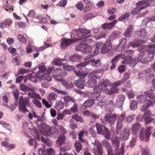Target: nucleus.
I'll return each mask as SVG.
<instances>
[{
    "label": "nucleus",
    "mask_w": 155,
    "mask_h": 155,
    "mask_svg": "<svg viewBox=\"0 0 155 155\" xmlns=\"http://www.w3.org/2000/svg\"><path fill=\"white\" fill-rule=\"evenodd\" d=\"M140 44L137 40H134L132 41H130L127 44V46L129 47L130 46L133 48L138 47L139 46Z\"/></svg>",
    "instance_id": "4c0bfd02"
},
{
    "label": "nucleus",
    "mask_w": 155,
    "mask_h": 155,
    "mask_svg": "<svg viewBox=\"0 0 155 155\" xmlns=\"http://www.w3.org/2000/svg\"><path fill=\"white\" fill-rule=\"evenodd\" d=\"M50 74H45L44 73L42 76L44 77V80H46L47 81H50L51 80L52 77L50 75Z\"/></svg>",
    "instance_id": "13d9d810"
},
{
    "label": "nucleus",
    "mask_w": 155,
    "mask_h": 155,
    "mask_svg": "<svg viewBox=\"0 0 155 155\" xmlns=\"http://www.w3.org/2000/svg\"><path fill=\"white\" fill-rule=\"evenodd\" d=\"M127 42V40L125 38H122L120 39L119 44V46H122L124 48L125 46V44Z\"/></svg>",
    "instance_id": "bf43d9fd"
},
{
    "label": "nucleus",
    "mask_w": 155,
    "mask_h": 155,
    "mask_svg": "<svg viewBox=\"0 0 155 155\" xmlns=\"http://www.w3.org/2000/svg\"><path fill=\"white\" fill-rule=\"evenodd\" d=\"M148 47L150 49L146 50L147 52L146 54L148 59L150 60V61L153 59L155 54V43L149 45Z\"/></svg>",
    "instance_id": "9b49d317"
},
{
    "label": "nucleus",
    "mask_w": 155,
    "mask_h": 155,
    "mask_svg": "<svg viewBox=\"0 0 155 155\" xmlns=\"http://www.w3.org/2000/svg\"><path fill=\"white\" fill-rule=\"evenodd\" d=\"M55 153V150L52 148H48L46 150L45 155H54Z\"/></svg>",
    "instance_id": "603ef678"
},
{
    "label": "nucleus",
    "mask_w": 155,
    "mask_h": 155,
    "mask_svg": "<svg viewBox=\"0 0 155 155\" xmlns=\"http://www.w3.org/2000/svg\"><path fill=\"white\" fill-rule=\"evenodd\" d=\"M153 119L150 117H148L144 118V120L145 124H149L153 121Z\"/></svg>",
    "instance_id": "680f3d73"
},
{
    "label": "nucleus",
    "mask_w": 155,
    "mask_h": 155,
    "mask_svg": "<svg viewBox=\"0 0 155 155\" xmlns=\"http://www.w3.org/2000/svg\"><path fill=\"white\" fill-rule=\"evenodd\" d=\"M81 58V56L78 55H73L69 57L70 60L72 62L77 61Z\"/></svg>",
    "instance_id": "37998d69"
},
{
    "label": "nucleus",
    "mask_w": 155,
    "mask_h": 155,
    "mask_svg": "<svg viewBox=\"0 0 155 155\" xmlns=\"http://www.w3.org/2000/svg\"><path fill=\"white\" fill-rule=\"evenodd\" d=\"M89 97H91L92 98L91 99H93L94 101L99 99L101 97V95L100 93L98 92L92 93L89 94Z\"/></svg>",
    "instance_id": "c9c22d12"
},
{
    "label": "nucleus",
    "mask_w": 155,
    "mask_h": 155,
    "mask_svg": "<svg viewBox=\"0 0 155 155\" xmlns=\"http://www.w3.org/2000/svg\"><path fill=\"white\" fill-rule=\"evenodd\" d=\"M74 145L76 150L77 152H79L82 149V145L79 141H76L74 143Z\"/></svg>",
    "instance_id": "a19ab883"
},
{
    "label": "nucleus",
    "mask_w": 155,
    "mask_h": 155,
    "mask_svg": "<svg viewBox=\"0 0 155 155\" xmlns=\"http://www.w3.org/2000/svg\"><path fill=\"white\" fill-rule=\"evenodd\" d=\"M78 41L77 39H74L64 38L61 40V48L65 49L72 44L73 43Z\"/></svg>",
    "instance_id": "9d476101"
},
{
    "label": "nucleus",
    "mask_w": 155,
    "mask_h": 155,
    "mask_svg": "<svg viewBox=\"0 0 155 155\" xmlns=\"http://www.w3.org/2000/svg\"><path fill=\"white\" fill-rule=\"evenodd\" d=\"M95 126L98 134H103L104 130L103 127L105 126L102 125L98 123H96Z\"/></svg>",
    "instance_id": "72a5a7b5"
},
{
    "label": "nucleus",
    "mask_w": 155,
    "mask_h": 155,
    "mask_svg": "<svg viewBox=\"0 0 155 155\" xmlns=\"http://www.w3.org/2000/svg\"><path fill=\"white\" fill-rule=\"evenodd\" d=\"M70 110H71V111H72V113H78V104H77V103H74L73 106L71 107L70 108Z\"/></svg>",
    "instance_id": "3c124183"
},
{
    "label": "nucleus",
    "mask_w": 155,
    "mask_h": 155,
    "mask_svg": "<svg viewBox=\"0 0 155 155\" xmlns=\"http://www.w3.org/2000/svg\"><path fill=\"white\" fill-rule=\"evenodd\" d=\"M110 112V113L108 112L105 115L104 119L106 122L111 126L114 125L115 123L117 117V115L116 114H112L111 111Z\"/></svg>",
    "instance_id": "6e6552de"
},
{
    "label": "nucleus",
    "mask_w": 155,
    "mask_h": 155,
    "mask_svg": "<svg viewBox=\"0 0 155 155\" xmlns=\"http://www.w3.org/2000/svg\"><path fill=\"white\" fill-rule=\"evenodd\" d=\"M63 68L65 70L68 71H70L74 70V67L73 66H70L69 65H65L63 66Z\"/></svg>",
    "instance_id": "864d4df0"
},
{
    "label": "nucleus",
    "mask_w": 155,
    "mask_h": 155,
    "mask_svg": "<svg viewBox=\"0 0 155 155\" xmlns=\"http://www.w3.org/2000/svg\"><path fill=\"white\" fill-rule=\"evenodd\" d=\"M67 150V149L64 147H62L60 148V155H73L71 153H65Z\"/></svg>",
    "instance_id": "de8ad7c7"
},
{
    "label": "nucleus",
    "mask_w": 155,
    "mask_h": 155,
    "mask_svg": "<svg viewBox=\"0 0 155 155\" xmlns=\"http://www.w3.org/2000/svg\"><path fill=\"white\" fill-rule=\"evenodd\" d=\"M113 145L115 147L114 155H120L121 152L119 151V147L120 144L119 139L117 137L114 138V140H112Z\"/></svg>",
    "instance_id": "2eb2a0df"
},
{
    "label": "nucleus",
    "mask_w": 155,
    "mask_h": 155,
    "mask_svg": "<svg viewBox=\"0 0 155 155\" xmlns=\"http://www.w3.org/2000/svg\"><path fill=\"white\" fill-rule=\"evenodd\" d=\"M133 29V28L132 25L129 26L124 34V35L127 38H129L131 36Z\"/></svg>",
    "instance_id": "473e14b6"
},
{
    "label": "nucleus",
    "mask_w": 155,
    "mask_h": 155,
    "mask_svg": "<svg viewBox=\"0 0 155 155\" xmlns=\"http://www.w3.org/2000/svg\"><path fill=\"white\" fill-rule=\"evenodd\" d=\"M43 134L46 136H51L57 137L59 134L58 128L54 127H50L48 125H44L42 127Z\"/></svg>",
    "instance_id": "f03ea898"
},
{
    "label": "nucleus",
    "mask_w": 155,
    "mask_h": 155,
    "mask_svg": "<svg viewBox=\"0 0 155 155\" xmlns=\"http://www.w3.org/2000/svg\"><path fill=\"white\" fill-rule=\"evenodd\" d=\"M75 75L80 77V78H82V79H84V78L86 77L88 74V73L87 72H84L79 71H74Z\"/></svg>",
    "instance_id": "c756f323"
},
{
    "label": "nucleus",
    "mask_w": 155,
    "mask_h": 155,
    "mask_svg": "<svg viewBox=\"0 0 155 155\" xmlns=\"http://www.w3.org/2000/svg\"><path fill=\"white\" fill-rule=\"evenodd\" d=\"M53 90L55 92L57 93L58 94H67L68 93V92L66 91L59 90L56 89L55 88H53Z\"/></svg>",
    "instance_id": "0e129e2a"
},
{
    "label": "nucleus",
    "mask_w": 155,
    "mask_h": 155,
    "mask_svg": "<svg viewBox=\"0 0 155 155\" xmlns=\"http://www.w3.org/2000/svg\"><path fill=\"white\" fill-rule=\"evenodd\" d=\"M89 79L87 82V84L88 86L92 87L96 84V81L94 76L92 75V73H90L88 75Z\"/></svg>",
    "instance_id": "6ab92c4d"
},
{
    "label": "nucleus",
    "mask_w": 155,
    "mask_h": 155,
    "mask_svg": "<svg viewBox=\"0 0 155 155\" xmlns=\"http://www.w3.org/2000/svg\"><path fill=\"white\" fill-rule=\"evenodd\" d=\"M108 85L104 82H101L99 83L96 87V89L98 91H104L108 88Z\"/></svg>",
    "instance_id": "5701e85b"
},
{
    "label": "nucleus",
    "mask_w": 155,
    "mask_h": 155,
    "mask_svg": "<svg viewBox=\"0 0 155 155\" xmlns=\"http://www.w3.org/2000/svg\"><path fill=\"white\" fill-rule=\"evenodd\" d=\"M146 35V31L144 29H142L140 31H136L134 33V36L135 38H140V39L145 38Z\"/></svg>",
    "instance_id": "dca6fc26"
},
{
    "label": "nucleus",
    "mask_w": 155,
    "mask_h": 155,
    "mask_svg": "<svg viewBox=\"0 0 155 155\" xmlns=\"http://www.w3.org/2000/svg\"><path fill=\"white\" fill-rule=\"evenodd\" d=\"M61 83L66 88L68 89L72 88L74 85V84L69 81L63 80Z\"/></svg>",
    "instance_id": "c85d7f7f"
},
{
    "label": "nucleus",
    "mask_w": 155,
    "mask_h": 155,
    "mask_svg": "<svg viewBox=\"0 0 155 155\" xmlns=\"http://www.w3.org/2000/svg\"><path fill=\"white\" fill-rule=\"evenodd\" d=\"M129 135V130L126 128H124L123 132L121 135V136H122V138L125 140L127 139Z\"/></svg>",
    "instance_id": "ea45409f"
},
{
    "label": "nucleus",
    "mask_w": 155,
    "mask_h": 155,
    "mask_svg": "<svg viewBox=\"0 0 155 155\" xmlns=\"http://www.w3.org/2000/svg\"><path fill=\"white\" fill-rule=\"evenodd\" d=\"M109 67L108 65H106L105 66V68H104L103 69H101L99 70L94 71L92 72L91 73H92V75L95 76V78L96 76L101 77L103 74V72L104 71L107 70Z\"/></svg>",
    "instance_id": "aec40b11"
},
{
    "label": "nucleus",
    "mask_w": 155,
    "mask_h": 155,
    "mask_svg": "<svg viewBox=\"0 0 155 155\" xmlns=\"http://www.w3.org/2000/svg\"><path fill=\"white\" fill-rule=\"evenodd\" d=\"M134 53V51L132 50H129L125 51L124 53L123 56L121 57L124 60L123 61L122 63L125 64H128L130 62Z\"/></svg>",
    "instance_id": "1a4fd4ad"
},
{
    "label": "nucleus",
    "mask_w": 155,
    "mask_h": 155,
    "mask_svg": "<svg viewBox=\"0 0 155 155\" xmlns=\"http://www.w3.org/2000/svg\"><path fill=\"white\" fill-rule=\"evenodd\" d=\"M111 45L110 40H107L103 44L101 48V52L102 54H105L108 52L111 48Z\"/></svg>",
    "instance_id": "ddd939ff"
},
{
    "label": "nucleus",
    "mask_w": 155,
    "mask_h": 155,
    "mask_svg": "<svg viewBox=\"0 0 155 155\" xmlns=\"http://www.w3.org/2000/svg\"><path fill=\"white\" fill-rule=\"evenodd\" d=\"M145 95L147 96L151 99L152 102H153L154 99L155 98L154 94L153 92V90H150L145 91L144 93Z\"/></svg>",
    "instance_id": "7c9ffc66"
},
{
    "label": "nucleus",
    "mask_w": 155,
    "mask_h": 155,
    "mask_svg": "<svg viewBox=\"0 0 155 155\" xmlns=\"http://www.w3.org/2000/svg\"><path fill=\"white\" fill-rule=\"evenodd\" d=\"M64 105V103L62 101H57L54 107L57 110H59L63 107Z\"/></svg>",
    "instance_id": "58836bf2"
},
{
    "label": "nucleus",
    "mask_w": 155,
    "mask_h": 155,
    "mask_svg": "<svg viewBox=\"0 0 155 155\" xmlns=\"http://www.w3.org/2000/svg\"><path fill=\"white\" fill-rule=\"evenodd\" d=\"M117 20L116 19L109 23H105L102 25V27L104 29L109 30L111 29L112 27L117 22Z\"/></svg>",
    "instance_id": "412c9836"
},
{
    "label": "nucleus",
    "mask_w": 155,
    "mask_h": 155,
    "mask_svg": "<svg viewBox=\"0 0 155 155\" xmlns=\"http://www.w3.org/2000/svg\"><path fill=\"white\" fill-rule=\"evenodd\" d=\"M104 130V134L105 138L107 140H109L110 138V133L108 129L106 127H103Z\"/></svg>",
    "instance_id": "79ce46f5"
},
{
    "label": "nucleus",
    "mask_w": 155,
    "mask_h": 155,
    "mask_svg": "<svg viewBox=\"0 0 155 155\" xmlns=\"http://www.w3.org/2000/svg\"><path fill=\"white\" fill-rule=\"evenodd\" d=\"M136 5L137 7L133 9L130 12V14L132 15L138 14L141 10L150 6L147 0L139 1L136 3Z\"/></svg>",
    "instance_id": "20e7f679"
},
{
    "label": "nucleus",
    "mask_w": 155,
    "mask_h": 155,
    "mask_svg": "<svg viewBox=\"0 0 155 155\" xmlns=\"http://www.w3.org/2000/svg\"><path fill=\"white\" fill-rule=\"evenodd\" d=\"M125 114H123L118 116V118L117 121L116 127V132L117 134H120L122 129L124 126L123 121L126 118Z\"/></svg>",
    "instance_id": "423d86ee"
},
{
    "label": "nucleus",
    "mask_w": 155,
    "mask_h": 155,
    "mask_svg": "<svg viewBox=\"0 0 155 155\" xmlns=\"http://www.w3.org/2000/svg\"><path fill=\"white\" fill-rule=\"evenodd\" d=\"M28 143L30 146L33 145V143H35V145H34L35 148L36 147L37 145H38V143L37 141L34 139H29L28 141Z\"/></svg>",
    "instance_id": "a18cd8bd"
},
{
    "label": "nucleus",
    "mask_w": 155,
    "mask_h": 155,
    "mask_svg": "<svg viewBox=\"0 0 155 155\" xmlns=\"http://www.w3.org/2000/svg\"><path fill=\"white\" fill-rule=\"evenodd\" d=\"M142 155H149V150L148 147L146 146L144 147H142L141 149Z\"/></svg>",
    "instance_id": "09e8293b"
},
{
    "label": "nucleus",
    "mask_w": 155,
    "mask_h": 155,
    "mask_svg": "<svg viewBox=\"0 0 155 155\" xmlns=\"http://www.w3.org/2000/svg\"><path fill=\"white\" fill-rule=\"evenodd\" d=\"M153 76V74L148 70L140 72L138 74V78L141 80L144 79L150 80V78Z\"/></svg>",
    "instance_id": "f8f14e48"
},
{
    "label": "nucleus",
    "mask_w": 155,
    "mask_h": 155,
    "mask_svg": "<svg viewBox=\"0 0 155 155\" xmlns=\"http://www.w3.org/2000/svg\"><path fill=\"white\" fill-rule=\"evenodd\" d=\"M63 99L64 101L66 102L69 101H72L73 103H74L75 102V100L73 98L68 95L64 96Z\"/></svg>",
    "instance_id": "c03bdc74"
},
{
    "label": "nucleus",
    "mask_w": 155,
    "mask_h": 155,
    "mask_svg": "<svg viewBox=\"0 0 155 155\" xmlns=\"http://www.w3.org/2000/svg\"><path fill=\"white\" fill-rule=\"evenodd\" d=\"M65 140V136L64 134H61L58 137V140L56 141V143L57 145L60 147L64 143Z\"/></svg>",
    "instance_id": "393cba45"
},
{
    "label": "nucleus",
    "mask_w": 155,
    "mask_h": 155,
    "mask_svg": "<svg viewBox=\"0 0 155 155\" xmlns=\"http://www.w3.org/2000/svg\"><path fill=\"white\" fill-rule=\"evenodd\" d=\"M135 115L134 114H131L127 117L126 118V120L127 122L130 123L134 119Z\"/></svg>",
    "instance_id": "052dcab7"
},
{
    "label": "nucleus",
    "mask_w": 155,
    "mask_h": 155,
    "mask_svg": "<svg viewBox=\"0 0 155 155\" xmlns=\"http://www.w3.org/2000/svg\"><path fill=\"white\" fill-rule=\"evenodd\" d=\"M94 103V100L93 99L90 98L84 102L83 105L86 107H89L91 106Z\"/></svg>",
    "instance_id": "e433bc0d"
},
{
    "label": "nucleus",
    "mask_w": 155,
    "mask_h": 155,
    "mask_svg": "<svg viewBox=\"0 0 155 155\" xmlns=\"http://www.w3.org/2000/svg\"><path fill=\"white\" fill-rule=\"evenodd\" d=\"M61 70L58 69H57L54 71L52 72V74L55 77H59Z\"/></svg>",
    "instance_id": "e2e57ef3"
},
{
    "label": "nucleus",
    "mask_w": 155,
    "mask_h": 155,
    "mask_svg": "<svg viewBox=\"0 0 155 155\" xmlns=\"http://www.w3.org/2000/svg\"><path fill=\"white\" fill-rule=\"evenodd\" d=\"M104 144L107 148V155H114L113 152V149L109 143L107 141H105Z\"/></svg>",
    "instance_id": "bb28decb"
},
{
    "label": "nucleus",
    "mask_w": 155,
    "mask_h": 155,
    "mask_svg": "<svg viewBox=\"0 0 155 155\" xmlns=\"http://www.w3.org/2000/svg\"><path fill=\"white\" fill-rule=\"evenodd\" d=\"M72 119H74L77 122L84 123V120L82 117L79 116L77 114H75L71 116Z\"/></svg>",
    "instance_id": "f704fd0d"
},
{
    "label": "nucleus",
    "mask_w": 155,
    "mask_h": 155,
    "mask_svg": "<svg viewBox=\"0 0 155 155\" xmlns=\"http://www.w3.org/2000/svg\"><path fill=\"white\" fill-rule=\"evenodd\" d=\"M94 149L95 148L97 149L98 153L100 155H102L103 154V150L102 149V146L101 143H99L98 141H95L94 143Z\"/></svg>",
    "instance_id": "4be33fe9"
},
{
    "label": "nucleus",
    "mask_w": 155,
    "mask_h": 155,
    "mask_svg": "<svg viewBox=\"0 0 155 155\" xmlns=\"http://www.w3.org/2000/svg\"><path fill=\"white\" fill-rule=\"evenodd\" d=\"M79 31L80 32L79 34V36L81 38L77 39L78 40H81L82 39L85 40L87 38L88 35H87L88 34L91 33V31L90 30H88L85 29L81 28L79 30Z\"/></svg>",
    "instance_id": "4468645a"
},
{
    "label": "nucleus",
    "mask_w": 155,
    "mask_h": 155,
    "mask_svg": "<svg viewBox=\"0 0 155 155\" xmlns=\"http://www.w3.org/2000/svg\"><path fill=\"white\" fill-rule=\"evenodd\" d=\"M125 96L124 95H120L117 98L116 104L118 107H121L124 104L125 99Z\"/></svg>",
    "instance_id": "a878e982"
},
{
    "label": "nucleus",
    "mask_w": 155,
    "mask_h": 155,
    "mask_svg": "<svg viewBox=\"0 0 155 155\" xmlns=\"http://www.w3.org/2000/svg\"><path fill=\"white\" fill-rule=\"evenodd\" d=\"M67 0H62L58 3V5L60 7H65L67 3Z\"/></svg>",
    "instance_id": "69168bd1"
},
{
    "label": "nucleus",
    "mask_w": 155,
    "mask_h": 155,
    "mask_svg": "<svg viewBox=\"0 0 155 155\" xmlns=\"http://www.w3.org/2000/svg\"><path fill=\"white\" fill-rule=\"evenodd\" d=\"M18 39L21 42L23 43H26V39L21 34H18L17 35Z\"/></svg>",
    "instance_id": "5fc2aeb1"
},
{
    "label": "nucleus",
    "mask_w": 155,
    "mask_h": 155,
    "mask_svg": "<svg viewBox=\"0 0 155 155\" xmlns=\"http://www.w3.org/2000/svg\"><path fill=\"white\" fill-rule=\"evenodd\" d=\"M32 102L37 107L39 108H41L42 107L41 104L39 101L37 100L34 99L32 100Z\"/></svg>",
    "instance_id": "4d7b16f0"
},
{
    "label": "nucleus",
    "mask_w": 155,
    "mask_h": 155,
    "mask_svg": "<svg viewBox=\"0 0 155 155\" xmlns=\"http://www.w3.org/2000/svg\"><path fill=\"white\" fill-rule=\"evenodd\" d=\"M8 51L9 53L13 54L16 51V50L15 48H13L12 46H10L8 49Z\"/></svg>",
    "instance_id": "774afa93"
},
{
    "label": "nucleus",
    "mask_w": 155,
    "mask_h": 155,
    "mask_svg": "<svg viewBox=\"0 0 155 155\" xmlns=\"http://www.w3.org/2000/svg\"><path fill=\"white\" fill-rule=\"evenodd\" d=\"M141 126V124L138 122H136L133 124L132 126L131 130L134 135H137Z\"/></svg>",
    "instance_id": "f3484780"
},
{
    "label": "nucleus",
    "mask_w": 155,
    "mask_h": 155,
    "mask_svg": "<svg viewBox=\"0 0 155 155\" xmlns=\"http://www.w3.org/2000/svg\"><path fill=\"white\" fill-rule=\"evenodd\" d=\"M93 42L92 39H86L82 40L80 41L79 46H77L76 49L78 51H81L85 52V53H90L92 51V47L88 45L87 43Z\"/></svg>",
    "instance_id": "f257e3e1"
},
{
    "label": "nucleus",
    "mask_w": 155,
    "mask_h": 155,
    "mask_svg": "<svg viewBox=\"0 0 155 155\" xmlns=\"http://www.w3.org/2000/svg\"><path fill=\"white\" fill-rule=\"evenodd\" d=\"M85 79L80 78L74 81L75 86L80 89H83L84 86Z\"/></svg>",
    "instance_id": "b1692460"
},
{
    "label": "nucleus",
    "mask_w": 155,
    "mask_h": 155,
    "mask_svg": "<svg viewBox=\"0 0 155 155\" xmlns=\"http://www.w3.org/2000/svg\"><path fill=\"white\" fill-rule=\"evenodd\" d=\"M130 109L132 110H134L136 109L137 107V103L135 101H133L130 103Z\"/></svg>",
    "instance_id": "49530a36"
},
{
    "label": "nucleus",
    "mask_w": 155,
    "mask_h": 155,
    "mask_svg": "<svg viewBox=\"0 0 155 155\" xmlns=\"http://www.w3.org/2000/svg\"><path fill=\"white\" fill-rule=\"evenodd\" d=\"M155 103V98L153 100V102L151 100H148L146 101V103H145V105H143L141 108V110L142 111H144L146 110L150 106H153L154 104Z\"/></svg>",
    "instance_id": "a211bd4d"
},
{
    "label": "nucleus",
    "mask_w": 155,
    "mask_h": 155,
    "mask_svg": "<svg viewBox=\"0 0 155 155\" xmlns=\"http://www.w3.org/2000/svg\"><path fill=\"white\" fill-rule=\"evenodd\" d=\"M153 127L151 126H149L145 130L144 127H142L140 131V135L139 137L142 140H144L145 137V141L147 142L149 140L150 136L151 134Z\"/></svg>",
    "instance_id": "39448f33"
},
{
    "label": "nucleus",
    "mask_w": 155,
    "mask_h": 155,
    "mask_svg": "<svg viewBox=\"0 0 155 155\" xmlns=\"http://www.w3.org/2000/svg\"><path fill=\"white\" fill-rule=\"evenodd\" d=\"M42 102L46 107L47 108H49L51 107V105L49 104V103L45 99L43 98Z\"/></svg>",
    "instance_id": "338daca9"
},
{
    "label": "nucleus",
    "mask_w": 155,
    "mask_h": 155,
    "mask_svg": "<svg viewBox=\"0 0 155 155\" xmlns=\"http://www.w3.org/2000/svg\"><path fill=\"white\" fill-rule=\"evenodd\" d=\"M130 74L128 72H126L124 74L122 78V80L124 82L128 80L130 77Z\"/></svg>",
    "instance_id": "6e6d98bb"
},
{
    "label": "nucleus",
    "mask_w": 155,
    "mask_h": 155,
    "mask_svg": "<svg viewBox=\"0 0 155 155\" xmlns=\"http://www.w3.org/2000/svg\"><path fill=\"white\" fill-rule=\"evenodd\" d=\"M19 103V110L20 112L25 113L26 112H29L26 108V107H28L30 105L29 98L24 97L23 96H21L20 97Z\"/></svg>",
    "instance_id": "7ed1b4c3"
},
{
    "label": "nucleus",
    "mask_w": 155,
    "mask_h": 155,
    "mask_svg": "<svg viewBox=\"0 0 155 155\" xmlns=\"http://www.w3.org/2000/svg\"><path fill=\"white\" fill-rule=\"evenodd\" d=\"M91 61L92 62V64L95 67H98L100 65V63L99 60L93 58L91 60Z\"/></svg>",
    "instance_id": "8fccbe9b"
},
{
    "label": "nucleus",
    "mask_w": 155,
    "mask_h": 155,
    "mask_svg": "<svg viewBox=\"0 0 155 155\" xmlns=\"http://www.w3.org/2000/svg\"><path fill=\"white\" fill-rule=\"evenodd\" d=\"M146 50H144L140 52L138 55L137 58H134V63L136 64L139 61H140L143 63H146L150 61V60L148 59V58L147 57L146 54Z\"/></svg>",
    "instance_id": "0eeeda50"
},
{
    "label": "nucleus",
    "mask_w": 155,
    "mask_h": 155,
    "mask_svg": "<svg viewBox=\"0 0 155 155\" xmlns=\"http://www.w3.org/2000/svg\"><path fill=\"white\" fill-rule=\"evenodd\" d=\"M147 97L144 95H140L137 97V100L139 103H146V101L148 100H150V99H147Z\"/></svg>",
    "instance_id": "2f4dec72"
},
{
    "label": "nucleus",
    "mask_w": 155,
    "mask_h": 155,
    "mask_svg": "<svg viewBox=\"0 0 155 155\" xmlns=\"http://www.w3.org/2000/svg\"><path fill=\"white\" fill-rule=\"evenodd\" d=\"M84 134L87 135L88 134V132L87 131L83 130H81L78 133V139L82 143L85 142V140L83 139L82 137Z\"/></svg>",
    "instance_id": "cd10ccee"
}]
</instances>
